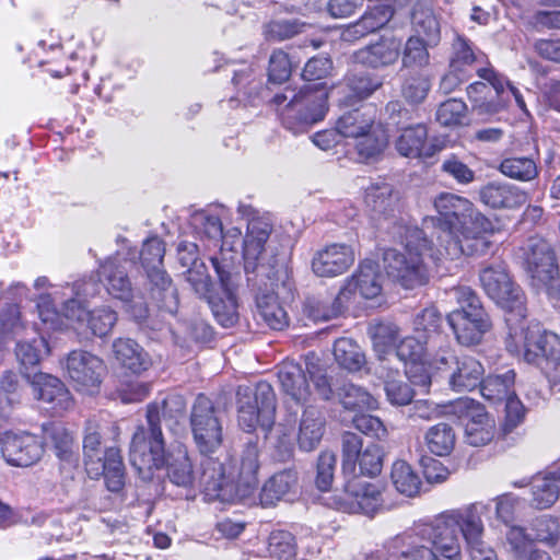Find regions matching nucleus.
Returning <instances> with one entry per match:
<instances>
[{"label": "nucleus", "mask_w": 560, "mask_h": 560, "mask_svg": "<svg viewBox=\"0 0 560 560\" xmlns=\"http://www.w3.org/2000/svg\"><path fill=\"white\" fill-rule=\"evenodd\" d=\"M487 511V504L471 503L464 509L445 512L422 527L439 560H462L459 533L471 560H498L495 551L483 540L481 516Z\"/></svg>", "instance_id": "1"}, {"label": "nucleus", "mask_w": 560, "mask_h": 560, "mask_svg": "<svg viewBox=\"0 0 560 560\" xmlns=\"http://www.w3.org/2000/svg\"><path fill=\"white\" fill-rule=\"evenodd\" d=\"M331 69L332 62L328 57H313L302 72L308 83L299 90L287 86L273 96L272 103L287 129L293 133L305 132L308 127L324 119L328 110V92L325 84L317 81L325 79Z\"/></svg>", "instance_id": "2"}, {"label": "nucleus", "mask_w": 560, "mask_h": 560, "mask_svg": "<svg viewBox=\"0 0 560 560\" xmlns=\"http://www.w3.org/2000/svg\"><path fill=\"white\" fill-rule=\"evenodd\" d=\"M474 205L466 198L451 192H442L434 199L439 213L435 231V260L458 259L462 256L485 255L491 245L481 235H470L468 230L459 231Z\"/></svg>", "instance_id": "3"}, {"label": "nucleus", "mask_w": 560, "mask_h": 560, "mask_svg": "<svg viewBox=\"0 0 560 560\" xmlns=\"http://www.w3.org/2000/svg\"><path fill=\"white\" fill-rule=\"evenodd\" d=\"M200 468L199 487L210 500L231 502L245 499L258 486V447L254 443L246 444L236 475L230 465L213 457L202 458Z\"/></svg>", "instance_id": "4"}, {"label": "nucleus", "mask_w": 560, "mask_h": 560, "mask_svg": "<svg viewBox=\"0 0 560 560\" xmlns=\"http://www.w3.org/2000/svg\"><path fill=\"white\" fill-rule=\"evenodd\" d=\"M185 402L180 396H171L161 404H150L147 408V424H140L132 434L129 446V460L143 481L153 478L154 471L163 468L167 454L161 428V413L175 410L183 412Z\"/></svg>", "instance_id": "5"}, {"label": "nucleus", "mask_w": 560, "mask_h": 560, "mask_svg": "<svg viewBox=\"0 0 560 560\" xmlns=\"http://www.w3.org/2000/svg\"><path fill=\"white\" fill-rule=\"evenodd\" d=\"M432 244L423 230H408L404 252L394 248L384 252L383 261L387 276L407 290L427 285L431 271L424 261V255L433 250Z\"/></svg>", "instance_id": "6"}, {"label": "nucleus", "mask_w": 560, "mask_h": 560, "mask_svg": "<svg viewBox=\"0 0 560 560\" xmlns=\"http://www.w3.org/2000/svg\"><path fill=\"white\" fill-rule=\"evenodd\" d=\"M272 223L267 218H253L247 224L243 242L244 270L250 285L278 280L284 262L269 243Z\"/></svg>", "instance_id": "7"}, {"label": "nucleus", "mask_w": 560, "mask_h": 560, "mask_svg": "<svg viewBox=\"0 0 560 560\" xmlns=\"http://www.w3.org/2000/svg\"><path fill=\"white\" fill-rule=\"evenodd\" d=\"M525 318L505 316L508 351L516 355L522 353L528 363L540 365L545 362L556 369L560 365V338L553 332L527 328Z\"/></svg>", "instance_id": "8"}, {"label": "nucleus", "mask_w": 560, "mask_h": 560, "mask_svg": "<svg viewBox=\"0 0 560 560\" xmlns=\"http://www.w3.org/2000/svg\"><path fill=\"white\" fill-rule=\"evenodd\" d=\"M101 425L95 420L86 421L83 434V457L86 471L92 478L104 476L106 487L118 492L125 483V465L117 447L102 446Z\"/></svg>", "instance_id": "9"}, {"label": "nucleus", "mask_w": 560, "mask_h": 560, "mask_svg": "<svg viewBox=\"0 0 560 560\" xmlns=\"http://www.w3.org/2000/svg\"><path fill=\"white\" fill-rule=\"evenodd\" d=\"M446 294L459 305V308L447 316L458 342L464 346L480 342L483 334L490 329L491 323L475 291L469 287L457 285L447 290Z\"/></svg>", "instance_id": "10"}, {"label": "nucleus", "mask_w": 560, "mask_h": 560, "mask_svg": "<svg viewBox=\"0 0 560 560\" xmlns=\"http://www.w3.org/2000/svg\"><path fill=\"white\" fill-rule=\"evenodd\" d=\"M236 254L231 250H221L210 258L218 276L224 296L209 298L208 303L214 318L223 327H233L238 322V305L234 289L240 279L235 264Z\"/></svg>", "instance_id": "11"}, {"label": "nucleus", "mask_w": 560, "mask_h": 560, "mask_svg": "<svg viewBox=\"0 0 560 560\" xmlns=\"http://www.w3.org/2000/svg\"><path fill=\"white\" fill-rule=\"evenodd\" d=\"M480 283L487 295L505 310V316H526V298L512 279L506 264L495 261L480 270Z\"/></svg>", "instance_id": "12"}, {"label": "nucleus", "mask_w": 560, "mask_h": 560, "mask_svg": "<svg viewBox=\"0 0 560 560\" xmlns=\"http://www.w3.org/2000/svg\"><path fill=\"white\" fill-rule=\"evenodd\" d=\"M238 423L247 432H252L259 424L269 431L275 422L276 395L272 386L265 381L257 383L253 389L240 386L236 393Z\"/></svg>", "instance_id": "13"}, {"label": "nucleus", "mask_w": 560, "mask_h": 560, "mask_svg": "<svg viewBox=\"0 0 560 560\" xmlns=\"http://www.w3.org/2000/svg\"><path fill=\"white\" fill-rule=\"evenodd\" d=\"M192 439L202 458L211 457L223 443V425L219 410L211 399L200 394L190 412Z\"/></svg>", "instance_id": "14"}, {"label": "nucleus", "mask_w": 560, "mask_h": 560, "mask_svg": "<svg viewBox=\"0 0 560 560\" xmlns=\"http://www.w3.org/2000/svg\"><path fill=\"white\" fill-rule=\"evenodd\" d=\"M342 472L345 477H375L382 471L383 452L380 445L368 443L352 432L341 435Z\"/></svg>", "instance_id": "15"}, {"label": "nucleus", "mask_w": 560, "mask_h": 560, "mask_svg": "<svg viewBox=\"0 0 560 560\" xmlns=\"http://www.w3.org/2000/svg\"><path fill=\"white\" fill-rule=\"evenodd\" d=\"M386 509L383 490L378 485L362 480L360 477H346L345 498L340 503V510L373 516Z\"/></svg>", "instance_id": "16"}, {"label": "nucleus", "mask_w": 560, "mask_h": 560, "mask_svg": "<svg viewBox=\"0 0 560 560\" xmlns=\"http://www.w3.org/2000/svg\"><path fill=\"white\" fill-rule=\"evenodd\" d=\"M480 79L487 81L495 92L494 96H487L489 86L485 82H474L467 88V94L472 102V107L478 114H495L508 106V97L504 96L506 79L498 73L493 67L477 69Z\"/></svg>", "instance_id": "17"}, {"label": "nucleus", "mask_w": 560, "mask_h": 560, "mask_svg": "<svg viewBox=\"0 0 560 560\" xmlns=\"http://www.w3.org/2000/svg\"><path fill=\"white\" fill-rule=\"evenodd\" d=\"M434 365L438 370L450 372L448 384L454 392H470L480 385L485 370L482 364L470 355L443 353L436 355Z\"/></svg>", "instance_id": "18"}, {"label": "nucleus", "mask_w": 560, "mask_h": 560, "mask_svg": "<svg viewBox=\"0 0 560 560\" xmlns=\"http://www.w3.org/2000/svg\"><path fill=\"white\" fill-rule=\"evenodd\" d=\"M105 369L103 360L88 351H71L66 360L70 380L78 390L86 394L98 390Z\"/></svg>", "instance_id": "19"}, {"label": "nucleus", "mask_w": 560, "mask_h": 560, "mask_svg": "<svg viewBox=\"0 0 560 560\" xmlns=\"http://www.w3.org/2000/svg\"><path fill=\"white\" fill-rule=\"evenodd\" d=\"M350 245L332 243L317 250L312 258V270L317 277L332 278L345 273L354 262Z\"/></svg>", "instance_id": "20"}, {"label": "nucleus", "mask_w": 560, "mask_h": 560, "mask_svg": "<svg viewBox=\"0 0 560 560\" xmlns=\"http://www.w3.org/2000/svg\"><path fill=\"white\" fill-rule=\"evenodd\" d=\"M1 453L12 466L28 467L37 463L43 453L42 442L33 434H5L1 440Z\"/></svg>", "instance_id": "21"}, {"label": "nucleus", "mask_w": 560, "mask_h": 560, "mask_svg": "<svg viewBox=\"0 0 560 560\" xmlns=\"http://www.w3.org/2000/svg\"><path fill=\"white\" fill-rule=\"evenodd\" d=\"M479 200L494 210L516 209L528 201V194L521 187L502 180H492L480 187Z\"/></svg>", "instance_id": "22"}, {"label": "nucleus", "mask_w": 560, "mask_h": 560, "mask_svg": "<svg viewBox=\"0 0 560 560\" xmlns=\"http://www.w3.org/2000/svg\"><path fill=\"white\" fill-rule=\"evenodd\" d=\"M144 272L150 299L161 311L171 315L176 314L179 305L178 293L172 278L164 269V264L144 269Z\"/></svg>", "instance_id": "23"}, {"label": "nucleus", "mask_w": 560, "mask_h": 560, "mask_svg": "<svg viewBox=\"0 0 560 560\" xmlns=\"http://www.w3.org/2000/svg\"><path fill=\"white\" fill-rule=\"evenodd\" d=\"M30 383L35 397L49 405L55 412L60 413L72 407L71 394L59 378L49 374L34 373Z\"/></svg>", "instance_id": "24"}, {"label": "nucleus", "mask_w": 560, "mask_h": 560, "mask_svg": "<svg viewBox=\"0 0 560 560\" xmlns=\"http://www.w3.org/2000/svg\"><path fill=\"white\" fill-rule=\"evenodd\" d=\"M98 276L109 295L124 303L132 302L135 290L119 256L106 259L100 266Z\"/></svg>", "instance_id": "25"}, {"label": "nucleus", "mask_w": 560, "mask_h": 560, "mask_svg": "<svg viewBox=\"0 0 560 560\" xmlns=\"http://www.w3.org/2000/svg\"><path fill=\"white\" fill-rule=\"evenodd\" d=\"M163 468L166 469L168 480L173 485L183 488L194 487L195 482L197 480L199 481L201 471L199 467L198 474L195 472L188 451L186 446L182 444L171 445L167 448Z\"/></svg>", "instance_id": "26"}, {"label": "nucleus", "mask_w": 560, "mask_h": 560, "mask_svg": "<svg viewBox=\"0 0 560 560\" xmlns=\"http://www.w3.org/2000/svg\"><path fill=\"white\" fill-rule=\"evenodd\" d=\"M401 50V43L395 37H382L378 42L370 44L353 54L357 63L372 69L385 68L394 65Z\"/></svg>", "instance_id": "27"}, {"label": "nucleus", "mask_w": 560, "mask_h": 560, "mask_svg": "<svg viewBox=\"0 0 560 560\" xmlns=\"http://www.w3.org/2000/svg\"><path fill=\"white\" fill-rule=\"evenodd\" d=\"M529 249L526 262L532 278L542 284H548L559 272L551 245L545 240H535L532 242Z\"/></svg>", "instance_id": "28"}, {"label": "nucleus", "mask_w": 560, "mask_h": 560, "mask_svg": "<svg viewBox=\"0 0 560 560\" xmlns=\"http://www.w3.org/2000/svg\"><path fill=\"white\" fill-rule=\"evenodd\" d=\"M410 26L413 37H420L435 47L441 40V24L430 0H417L410 13Z\"/></svg>", "instance_id": "29"}, {"label": "nucleus", "mask_w": 560, "mask_h": 560, "mask_svg": "<svg viewBox=\"0 0 560 560\" xmlns=\"http://www.w3.org/2000/svg\"><path fill=\"white\" fill-rule=\"evenodd\" d=\"M275 281L266 280V284L253 285L259 291L256 295V314L269 328L281 330L288 325V317L272 291Z\"/></svg>", "instance_id": "30"}, {"label": "nucleus", "mask_w": 560, "mask_h": 560, "mask_svg": "<svg viewBox=\"0 0 560 560\" xmlns=\"http://www.w3.org/2000/svg\"><path fill=\"white\" fill-rule=\"evenodd\" d=\"M383 276L378 265L373 260H364L360 264L358 271L341 289V295L348 298L353 292H359L364 299H374L382 291Z\"/></svg>", "instance_id": "31"}, {"label": "nucleus", "mask_w": 560, "mask_h": 560, "mask_svg": "<svg viewBox=\"0 0 560 560\" xmlns=\"http://www.w3.org/2000/svg\"><path fill=\"white\" fill-rule=\"evenodd\" d=\"M326 419L322 410L308 406L302 413L299 425L298 444L305 452L315 450L325 433Z\"/></svg>", "instance_id": "32"}, {"label": "nucleus", "mask_w": 560, "mask_h": 560, "mask_svg": "<svg viewBox=\"0 0 560 560\" xmlns=\"http://www.w3.org/2000/svg\"><path fill=\"white\" fill-rule=\"evenodd\" d=\"M375 110L370 106L361 105L342 113L335 124L336 131L345 137L355 140L376 122Z\"/></svg>", "instance_id": "33"}, {"label": "nucleus", "mask_w": 560, "mask_h": 560, "mask_svg": "<svg viewBox=\"0 0 560 560\" xmlns=\"http://www.w3.org/2000/svg\"><path fill=\"white\" fill-rule=\"evenodd\" d=\"M278 380L282 390L293 400L305 401L310 394V385L302 366L293 361H287L278 368Z\"/></svg>", "instance_id": "34"}, {"label": "nucleus", "mask_w": 560, "mask_h": 560, "mask_svg": "<svg viewBox=\"0 0 560 560\" xmlns=\"http://www.w3.org/2000/svg\"><path fill=\"white\" fill-rule=\"evenodd\" d=\"M115 359L135 374H140L152 365L150 355L130 338H118L113 342Z\"/></svg>", "instance_id": "35"}, {"label": "nucleus", "mask_w": 560, "mask_h": 560, "mask_svg": "<svg viewBox=\"0 0 560 560\" xmlns=\"http://www.w3.org/2000/svg\"><path fill=\"white\" fill-rule=\"evenodd\" d=\"M388 133L381 121H376L369 131L355 139L354 149L361 162H374L381 158L388 145Z\"/></svg>", "instance_id": "36"}, {"label": "nucleus", "mask_w": 560, "mask_h": 560, "mask_svg": "<svg viewBox=\"0 0 560 560\" xmlns=\"http://www.w3.org/2000/svg\"><path fill=\"white\" fill-rule=\"evenodd\" d=\"M398 194L387 183L372 184L365 189L364 203L375 218L388 217L398 206Z\"/></svg>", "instance_id": "37"}, {"label": "nucleus", "mask_w": 560, "mask_h": 560, "mask_svg": "<svg viewBox=\"0 0 560 560\" xmlns=\"http://www.w3.org/2000/svg\"><path fill=\"white\" fill-rule=\"evenodd\" d=\"M393 14L394 11L389 5L377 4L368 10L358 22L349 25L343 32V37L347 40L364 37L385 26Z\"/></svg>", "instance_id": "38"}, {"label": "nucleus", "mask_w": 560, "mask_h": 560, "mask_svg": "<svg viewBox=\"0 0 560 560\" xmlns=\"http://www.w3.org/2000/svg\"><path fill=\"white\" fill-rule=\"evenodd\" d=\"M532 505L537 509L550 508L560 495V467L545 475H537L532 480Z\"/></svg>", "instance_id": "39"}, {"label": "nucleus", "mask_w": 560, "mask_h": 560, "mask_svg": "<svg viewBox=\"0 0 560 560\" xmlns=\"http://www.w3.org/2000/svg\"><path fill=\"white\" fill-rule=\"evenodd\" d=\"M372 338L373 349L380 361V368L385 371L388 366L385 362H392V357L397 347L399 331L396 325L390 323H380L369 328Z\"/></svg>", "instance_id": "40"}, {"label": "nucleus", "mask_w": 560, "mask_h": 560, "mask_svg": "<svg viewBox=\"0 0 560 560\" xmlns=\"http://www.w3.org/2000/svg\"><path fill=\"white\" fill-rule=\"evenodd\" d=\"M75 293L80 295L79 285H67L62 290H55L52 293L40 294L37 300V311L42 323L49 329H58L62 326L60 311L56 308V303H60L62 299Z\"/></svg>", "instance_id": "41"}, {"label": "nucleus", "mask_w": 560, "mask_h": 560, "mask_svg": "<svg viewBox=\"0 0 560 560\" xmlns=\"http://www.w3.org/2000/svg\"><path fill=\"white\" fill-rule=\"evenodd\" d=\"M515 372L508 370L503 374H491L480 382V393L482 397L492 402L499 404L505 401L515 394Z\"/></svg>", "instance_id": "42"}, {"label": "nucleus", "mask_w": 560, "mask_h": 560, "mask_svg": "<svg viewBox=\"0 0 560 560\" xmlns=\"http://www.w3.org/2000/svg\"><path fill=\"white\" fill-rule=\"evenodd\" d=\"M382 84L383 82L378 77L366 72L351 74L346 80L341 101L347 105L360 102L371 96Z\"/></svg>", "instance_id": "43"}, {"label": "nucleus", "mask_w": 560, "mask_h": 560, "mask_svg": "<svg viewBox=\"0 0 560 560\" xmlns=\"http://www.w3.org/2000/svg\"><path fill=\"white\" fill-rule=\"evenodd\" d=\"M49 349L46 340L35 338L32 341H19L15 348V355L21 364V373L31 382L35 370L42 359L43 353H48Z\"/></svg>", "instance_id": "44"}, {"label": "nucleus", "mask_w": 560, "mask_h": 560, "mask_svg": "<svg viewBox=\"0 0 560 560\" xmlns=\"http://www.w3.org/2000/svg\"><path fill=\"white\" fill-rule=\"evenodd\" d=\"M296 472L285 469L275 474L262 487L259 498L264 506H271L284 498L296 485Z\"/></svg>", "instance_id": "45"}, {"label": "nucleus", "mask_w": 560, "mask_h": 560, "mask_svg": "<svg viewBox=\"0 0 560 560\" xmlns=\"http://www.w3.org/2000/svg\"><path fill=\"white\" fill-rule=\"evenodd\" d=\"M427 138L428 130L422 124L402 127L401 135L396 141V149L401 155L407 158L430 156L431 152L423 151Z\"/></svg>", "instance_id": "46"}, {"label": "nucleus", "mask_w": 560, "mask_h": 560, "mask_svg": "<svg viewBox=\"0 0 560 560\" xmlns=\"http://www.w3.org/2000/svg\"><path fill=\"white\" fill-rule=\"evenodd\" d=\"M499 172L513 180L527 183L539 175L537 162L530 156H506L501 160Z\"/></svg>", "instance_id": "47"}, {"label": "nucleus", "mask_w": 560, "mask_h": 560, "mask_svg": "<svg viewBox=\"0 0 560 560\" xmlns=\"http://www.w3.org/2000/svg\"><path fill=\"white\" fill-rule=\"evenodd\" d=\"M334 358L340 368L349 372H358L366 363L359 345L349 338H340L335 341Z\"/></svg>", "instance_id": "48"}, {"label": "nucleus", "mask_w": 560, "mask_h": 560, "mask_svg": "<svg viewBox=\"0 0 560 560\" xmlns=\"http://www.w3.org/2000/svg\"><path fill=\"white\" fill-rule=\"evenodd\" d=\"M390 480L399 493L409 498L419 493L422 483L416 470L405 460H396L393 464Z\"/></svg>", "instance_id": "49"}, {"label": "nucleus", "mask_w": 560, "mask_h": 560, "mask_svg": "<svg viewBox=\"0 0 560 560\" xmlns=\"http://www.w3.org/2000/svg\"><path fill=\"white\" fill-rule=\"evenodd\" d=\"M44 439L48 446H51L56 456L65 462H71L73 458V436L62 425L51 423L44 427Z\"/></svg>", "instance_id": "50"}, {"label": "nucleus", "mask_w": 560, "mask_h": 560, "mask_svg": "<svg viewBox=\"0 0 560 560\" xmlns=\"http://www.w3.org/2000/svg\"><path fill=\"white\" fill-rule=\"evenodd\" d=\"M424 441L432 454L446 456L455 446V432L450 424L441 422L427 431Z\"/></svg>", "instance_id": "51"}, {"label": "nucleus", "mask_w": 560, "mask_h": 560, "mask_svg": "<svg viewBox=\"0 0 560 560\" xmlns=\"http://www.w3.org/2000/svg\"><path fill=\"white\" fill-rule=\"evenodd\" d=\"M340 401L346 409H375L377 400L361 386L352 383L343 384L338 392Z\"/></svg>", "instance_id": "52"}, {"label": "nucleus", "mask_w": 560, "mask_h": 560, "mask_svg": "<svg viewBox=\"0 0 560 560\" xmlns=\"http://www.w3.org/2000/svg\"><path fill=\"white\" fill-rule=\"evenodd\" d=\"M190 225L201 237L219 242L222 238L223 226L220 218L206 210L195 211L190 215Z\"/></svg>", "instance_id": "53"}, {"label": "nucleus", "mask_w": 560, "mask_h": 560, "mask_svg": "<svg viewBox=\"0 0 560 560\" xmlns=\"http://www.w3.org/2000/svg\"><path fill=\"white\" fill-rule=\"evenodd\" d=\"M428 341L422 335L418 337H406L397 343L393 360H398L411 365L412 363H423L427 352Z\"/></svg>", "instance_id": "54"}, {"label": "nucleus", "mask_w": 560, "mask_h": 560, "mask_svg": "<svg viewBox=\"0 0 560 560\" xmlns=\"http://www.w3.org/2000/svg\"><path fill=\"white\" fill-rule=\"evenodd\" d=\"M343 299H347V296L341 295L340 291L335 298L308 300L306 304L308 316L314 320H329L335 318L342 312Z\"/></svg>", "instance_id": "55"}, {"label": "nucleus", "mask_w": 560, "mask_h": 560, "mask_svg": "<svg viewBox=\"0 0 560 560\" xmlns=\"http://www.w3.org/2000/svg\"><path fill=\"white\" fill-rule=\"evenodd\" d=\"M431 46L420 37L410 36L402 51V66L406 68H423L430 62L428 48Z\"/></svg>", "instance_id": "56"}, {"label": "nucleus", "mask_w": 560, "mask_h": 560, "mask_svg": "<svg viewBox=\"0 0 560 560\" xmlns=\"http://www.w3.org/2000/svg\"><path fill=\"white\" fill-rule=\"evenodd\" d=\"M268 552L278 560L293 559L296 555L293 535L285 530L272 532L268 539Z\"/></svg>", "instance_id": "57"}, {"label": "nucleus", "mask_w": 560, "mask_h": 560, "mask_svg": "<svg viewBox=\"0 0 560 560\" xmlns=\"http://www.w3.org/2000/svg\"><path fill=\"white\" fill-rule=\"evenodd\" d=\"M530 530L533 541L537 540L550 546L556 545L560 536L558 521L549 515H541L533 520Z\"/></svg>", "instance_id": "58"}, {"label": "nucleus", "mask_w": 560, "mask_h": 560, "mask_svg": "<svg viewBox=\"0 0 560 560\" xmlns=\"http://www.w3.org/2000/svg\"><path fill=\"white\" fill-rule=\"evenodd\" d=\"M388 374L385 381V393L392 405L405 406L411 402L413 390L410 385L401 380H395L394 374L398 373L397 369L387 368Z\"/></svg>", "instance_id": "59"}, {"label": "nucleus", "mask_w": 560, "mask_h": 560, "mask_svg": "<svg viewBox=\"0 0 560 560\" xmlns=\"http://www.w3.org/2000/svg\"><path fill=\"white\" fill-rule=\"evenodd\" d=\"M477 60L478 57L474 51L471 43L466 37L457 34L452 44L451 69L466 71L465 68Z\"/></svg>", "instance_id": "60"}, {"label": "nucleus", "mask_w": 560, "mask_h": 560, "mask_svg": "<svg viewBox=\"0 0 560 560\" xmlns=\"http://www.w3.org/2000/svg\"><path fill=\"white\" fill-rule=\"evenodd\" d=\"M440 170L444 175L453 178L459 185H469L476 178L475 171L455 154L446 156L442 161Z\"/></svg>", "instance_id": "61"}, {"label": "nucleus", "mask_w": 560, "mask_h": 560, "mask_svg": "<svg viewBox=\"0 0 560 560\" xmlns=\"http://www.w3.org/2000/svg\"><path fill=\"white\" fill-rule=\"evenodd\" d=\"M117 322V313L108 306H101L89 312L85 320L95 336L103 337L109 334Z\"/></svg>", "instance_id": "62"}, {"label": "nucleus", "mask_w": 560, "mask_h": 560, "mask_svg": "<svg viewBox=\"0 0 560 560\" xmlns=\"http://www.w3.org/2000/svg\"><path fill=\"white\" fill-rule=\"evenodd\" d=\"M185 280L196 295L207 300L210 298L212 281L205 262L190 266L185 272Z\"/></svg>", "instance_id": "63"}, {"label": "nucleus", "mask_w": 560, "mask_h": 560, "mask_svg": "<svg viewBox=\"0 0 560 560\" xmlns=\"http://www.w3.org/2000/svg\"><path fill=\"white\" fill-rule=\"evenodd\" d=\"M442 324V315L434 306H429L417 314L413 325L418 335L423 334V339L429 341L439 334Z\"/></svg>", "instance_id": "64"}]
</instances>
